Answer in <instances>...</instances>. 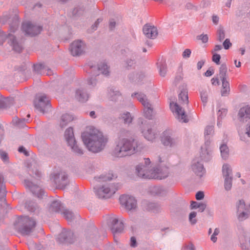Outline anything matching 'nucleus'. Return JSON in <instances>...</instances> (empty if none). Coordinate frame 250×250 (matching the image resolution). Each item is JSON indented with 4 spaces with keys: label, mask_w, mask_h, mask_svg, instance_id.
Returning <instances> with one entry per match:
<instances>
[{
    "label": "nucleus",
    "mask_w": 250,
    "mask_h": 250,
    "mask_svg": "<svg viewBox=\"0 0 250 250\" xmlns=\"http://www.w3.org/2000/svg\"><path fill=\"white\" fill-rule=\"evenodd\" d=\"M63 214L64 217L69 221L72 220L73 217V214L72 212L68 210H64L63 211Z\"/></svg>",
    "instance_id": "nucleus-33"
},
{
    "label": "nucleus",
    "mask_w": 250,
    "mask_h": 250,
    "mask_svg": "<svg viewBox=\"0 0 250 250\" xmlns=\"http://www.w3.org/2000/svg\"><path fill=\"white\" fill-rule=\"evenodd\" d=\"M191 50L189 49H186L183 52L182 56L184 58H188L190 57L191 54Z\"/></svg>",
    "instance_id": "nucleus-41"
},
{
    "label": "nucleus",
    "mask_w": 250,
    "mask_h": 250,
    "mask_svg": "<svg viewBox=\"0 0 250 250\" xmlns=\"http://www.w3.org/2000/svg\"><path fill=\"white\" fill-rule=\"evenodd\" d=\"M112 223L114 226L116 224H118L121 227V228L123 227L122 223L121 222H119L118 220L116 218H113L112 220Z\"/></svg>",
    "instance_id": "nucleus-49"
},
{
    "label": "nucleus",
    "mask_w": 250,
    "mask_h": 250,
    "mask_svg": "<svg viewBox=\"0 0 250 250\" xmlns=\"http://www.w3.org/2000/svg\"><path fill=\"white\" fill-rule=\"evenodd\" d=\"M142 133L144 137L148 141H152L156 137V133L152 131V128L148 126H146Z\"/></svg>",
    "instance_id": "nucleus-17"
},
{
    "label": "nucleus",
    "mask_w": 250,
    "mask_h": 250,
    "mask_svg": "<svg viewBox=\"0 0 250 250\" xmlns=\"http://www.w3.org/2000/svg\"><path fill=\"white\" fill-rule=\"evenodd\" d=\"M0 158L4 161L6 162L8 161V157L7 153L5 152L0 151Z\"/></svg>",
    "instance_id": "nucleus-43"
},
{
    "label": "nucleus",
    "mask_w": 250,
    "mask_h": 250,
    "mask_svg": "<svg viewBox=\"0 0 250 250\" xmlns=\"http://www.w3.org/2000/svg\"><path fill=\"white\" fill-rule=\"evenodd\" d=\"M197 39L202 41L203 43H206L208 42V37L207 34H201L197 37Z\"/></svg>",
    "instance_id": "nucleus-38"
},
{
    "label": "nucleus",
    "mask_w": 250,
    "mask_h": 250,
    "mask_svg": "<svg viewBox=\"0 0 250 250\" xmlns=\"http://www.w3.org/2000/svg\"><path fill=\"white\" fill-rule=\"evenodd\" d=\"M213 72L212 71L208 69L205 72V76L207 77H209L211 76L213 74Z\"/></svg>",
    "instance_id": "nucleus-59"
},
{
    "label": "nucleus",
    "mask_w": 250,
    "mask_h": 250,
    "mask_svg": "<svg viewBox=\"0 0 250 250\" xmlns=\"http://www.w3.org/2000/svg\"><path fill=\"white\" fill-rule=\"evenodd\" d=\"M95 112L94 111H91L90 112V116L92 118H95Z\"/></svg>",
    "instance_id": "nucleus-64"
},
{
    "label": "nucleus",
    "mask_w": 250,
    "mask_h": 250,
    "mask_svg": "<svg viewBox=\"0 0 250 250\" xmlns=\"http://www.w3.org/2000/svg\"><path fill=\"white\" fill-rule=\"evenodd\" d=\"M198 205H199V204H198L197 202H196L195 201H192L191 203V205H190L191 208H197Z\"/></svg>",
    "instance_id": "nucleus-57"
},
{
    "label": "nucleus",
    "mask_w": 250,
    "mask_h": 250,
    "mask_svg": "<svg viewBox=\"0 0 250 250\" xmlns=\"http://www.w3.org/2000/svg\"><path fill=\"white\" fill-rule=\"evenodd\" d=\"M35 106L40 112L44 113L50 108L49 100L45 94L39 95L35 101Z\"/></svg>",
    "instance_id": "nucleus-6"
},
{
    "label": "nucleus",
    "mask_w": 250,
    "mask_h": 250,
    "mask_svg": "<svg viewBox=\"0 0 250 250\" xmlns=\"http://www.w3.org/2000/svg\"><path fill=\"white\" fill-rule=\"evenodd\" d=\"M151 161L149 158H144V163L138 165L136 167V172L138 176L145 179H162L167 177V168L151 169Z\"/></svg>",
    "instance_id": "nucleus-4"
},
{
    "label": "nucleus",
    "mask_w": 250,
    "mask_h": 250,
    "mask_svg": "<svg viewBox=\"0 0 250 250\" xmlns=\"http://www.w3.org/2000/svg\"><path fill=\"white\" fill-rule=\"evenodd\" d=\"M59 175H61L62 179L63 181H65L67 178V175L63 173H62Z\"/></svg>",
    "instance_id": "nucleus-60"
},
{
    "label": "nucleus",
    "mask_w": 250,
    "mask_h": 250,
    "mask_svg": "<svg viewBox=\"0 0 250 250\" xmlns=\"http://www.w3.org/2000/svg\"><path fill=\"white\" fill-rule=\"evenodd\" d=\"M231 45V43H230L229 39H226L225 41L223 42V46L225 49H228L229 47Z\"/></svg>",
    "instance_id": "nucleus-44"
},
{
    "label": "nucleus",
    "mask_w": 250,
    "mask_h": 250,
    "mask_svg": "<svg viewBox=\"0 0 250 250\" xmlns=\"http://www.w3.org/2000/svg\"><path fill=\"white\" fill-rule=\"evenodd\" d=\"M120 201L121 204L128 210H131L136 208L137 202L133 197L123 195L120 196Z\"/></svg>",
    "instance_id": "nucleus-12"
},
{
    "label": "nucleus",
    "mask_w": 250,
    "mask_h": 250,
    "mask_svg": "<svg viewBox=\"0 0 250 250\" xmlns=\"http://www.w3.org/2000/svg\"><path fill=\"white\" fill-rule=\"evenodd\" d=\"M116 22L114 20H111L109 22V28L110 29H112L115 26Z\"/></svg>",
    "instance_id": "nucleus-54"
},
{
    "label": "nucleus",
    "mask_w": 250,
    "mask_h": 250,
    "mask_svg": "<svg viewBox=\"0 0 250 250\" xmlns=\"http://www.w3.org/2000/svg\"><path fill=\"white\" fill-rule=\"evenodd\" d=\"M238 117L241 121H247L250 119V106L246 105L241 107L238 113Z\"/></svg>",
    "instance_id": "nucleus-16"
},
{
    "label": "nucleus",
    "mask_w": 250,
    "mask_h": 250,
    "mask_svg": "<svg viewBox=\"0 0 250 250\" xmlns=\"http://www.w3.org/2000/svg\"><path fill=\"white\" fill-rule=\"evenodd\" d=\"M64 137L68 144L71 146L74 152L78 154H83L82 150L76 145L73 128L70 127L67 128L65 132Z\"/></svg>",
    "instance_id": "nucleus-7"
},
{
    "label": "nucleus",
    "mask_w": 250,
    "mask_h": 250,
    "mask_svg": "<svg viewBox=\"0 0 250 250\" xmlns=\"http://www.w3.org/2000/svg\"><path fill=\"white\" fill-rule=\"evenodd\" d=\"M8 38L11 41V44L13 46V49L16 52H20L22 50V47L15 41L14 37L9 34Z\"/></svg>",
    "instance_id": "nucleus-25"
},
{
    "label": "nucleus",
    "mask_w": 250,
    "mask_h": 250,
    "mask_svg": "<svg viewBox=\"0 0 250 250\" xmlns=\"http://www.w3.org/2000/svg\"><path fill=\"white\" fill-rule=\"evenodd\" d=\"M250 137V123L248 125L246 128V132L245 133H241L240 134V138L242 140L246 141L245 136Z\"/></svg>",
    "instance_id": "nucleus-32"
},
{
    "label": "nucleus",
    "mask_w": 250,
    "mask_h": 250,
    "mask_svg": "<svg viewBox=\"0 0 250 250\" xmlns=\"http://www.w3.org/2000/svg\"><path fill=\"white\" fill-rule=\"evenodd\" d=\"M83 141L89 151L98 152L103 149L107 142L102 133L93 127H90L82 135Z\"/></svg>",
    "instance_id": "nucleus-2"
},
{
    "label": "nucleus",
    "mask_w": 250,
    "mask_h": 250,
    "mask_svg": "<svg viewBox=\"0 0 250 250\" xmlns=\"http://www.w3.org/2000/svg\"><path fill=\"white\" fill-rule=\"evenodd\" d=\"M117 178V175L112 171L105 172L99 176L95 177L98 182L102 183V186L95 188V192L100 198H109L113 195L118 189L117 186L111 183Z\"/></svg>",
    "instance_id": "nucleus-1"
},
{
    "label": "nucleus",
    "mask_w": 250,
    "mask_h": 250,
    "mask_svg": "<svg viewBox=\"0 0 250 250\" xmlns=\"http://www.w3.org/2000/svg\"><path fill=\"white\" fill-rule=\"evenodd\" d=\"M154 160L156 163L161 164L167 162V157L166 153H161L156 154L154 157Z\"/></svg>",
    "instance_id": "nucleus-24"
},
{
    "label": "nucleus",
    "mask_w": 250,
    "mask_h": 250,
    "mask_svg": "<svg viewBox=\"0 0 250 250\" xmlns=\"http://www.w3.org/2000/svg\"><path fill=\"white\" fill-rule=\"evenodd\" d=\"M231 0H228V1L226 3V6L228 7H230L231 5Z\"/></svg>",
    "instance_id": "nucleus-63"
},
{
    "label": "nucleus",
    "mask_w": 250,
    "mask_h": 250,
    "mask_svg": "<svg viewBox=\"0 0 250 250\" xmlns=\"http://www.w3.org/2000/svg\"><path fill=\"white\" fill-rule=\"evenodd\" d=\"M222 47L221 45H216L214 49L211 51V53H216V52L221 50Z\"/></svg>",
    "instance_id": "nucleus-48"
},
{
    "label": "nucleus",
    "mask_w": 250,
    "mask_h": 250,
    "mask_svg": "<svg viewBox=\"0 0 250 250\" xmlns=\"http://www.w3.org/2000/svg\"><path fill=\"white\" fill-rule=\"evenodd\" d=\"M192 168L197 175L201 177L204 174V169L202 164L197 162V165L194 163L192 166Z\"/></svg>",
    "instance_id": "nucleus-21"
},
{
    "label": "nucleus",
    "mask_w": 250,
    "mask_h": 250,
    "mask_svg": "<svg viewBox=\"0 0 250 250\" xmlns=\"http://www.w3.org/2000/svg\"><path fill=\"white\" fill-rule=\"evenodd\" d=\"M75 98L79 102H85L88 100V96L83 90L78 89L76 91Z\"/></svg>",
    "instance_id": "nucleus-19"
},
{
    "label": "nucleus",
    "mask_w": 250,
    "mask_h": 250,
    "mask_svg": "<svg viewBox=\"0 0 250 250\" xmlns=\"http://www.w3.org/2000/svg\"><path fill=\"white\" fill-rule=\"evenodd\" d=\"M196 213L194 211H192L189 214V220L192 224H195L196 223Z\"/></svg>",
    "instance_id": "nucleus-37"
},
{
    "label": "nucleus",
    "mask_w": 250,
    "mask_h": 250,
    "mask_svg": "<svg viewBox=\"0 0 250 250\" xmlns=\"http://www.w3.org/2000/svg\"><path fill=\"white\" fill-rule=\"evenodd\" d=\"M234 64L235 66L237 67H240L241 66V63L240 62H237V60L234 61Z\"/></svg>",
    "instance_id": "nucleus-61"
},
{
    "label": "nucleus",
    "mask_w": 250,
    "mask_h": 250,
    "mask_svg": "<svg viewBox=\"0 0 250 250\" xmlns=\"http://www.w3.org/2000/svg\"><path fill=\"white\" fill-rule=\"evenodd\" d=\"M73 119V118L70 115L66 113L63 114L62 115L60 121L61 126L62 127L65 126L68 123L72 121Z\"/></svg>",
    "instance_id": "nucleus-22"
},
{
    "label": "nucleus",
    "mask_w": 250,
    "mask_h": 250,
    "mask_svg": "<svg viewBox=\"0 0 250 250\" xmlns=\"http://www.w3.org/2000/svg\"><path fill=\"white\" fill-rule=\"evenodd\" d=\"M143 30L144 35L148 38H155L158 35L157 29L154 26L146 24L144 26Z\"/></svg>",
    "instance_id": "nucleus-15"
},
{
    "label": "nucleus",
    "mask_w": 250,
    "mask_h": 250,
    "mask_svg": "<svg viewBox=\"0 0 250 250\" xmlns=\"http://www.w3.org/2000/svg\"><path fill=\"white\" fill-rule=\"evenodd\" d=\"M227 70V68L226 66L223 64L221 65L219 70V75L220 76V78H221V80L222 79L226 80V76Z\"/></svg>",
    "instance_id": "nucleus-30"
},
{
    "label": "nucleus",
    "mask_w": 250,
    "mask_h": 250,
    "mask_svg": "<svg viewBox=\"0 0 250 250\" xmlns=\"http://www.w3.org/2000/svg\"><path fill=\"white\" fill-rule=\"evenodd\" d=\"M219 229H215V230H214V231L213 233V234L211 235V240L213 242H216V241H217V237H216V236H217L219 233Z\"/></svg>",
    "instance_id": "nucleus-39"
},
{
    "label": "nucleus",
    "mask_w": 250,
    "mask_h": 250,
    "mask_svg": "<svg viewBox=\"0 0 250 250\" xmlns=\"http://www.w3.org/2000/svg\"><path fill=\"white\" fill-rule=\"evenodd\" d=\"M218 40L222 42L225 38V33L222 29L220 28L217 31Z\"/></svg>",
    "instance_id": "nucleus-36"
},
{
    "label": "nucleus",
    "mask_w": 250,
    "mask_h": 250,
    "mask_svg": "<svg viewBox=\"0 0 250 250\" xmlns=\"http://www.w3.org/2000/svg\"><path fill=\"white\" fill-rule=\"evenodd\" d=\"M6 196L5 187L3 183H0V206L5 203Z\"/></svg>",
    "instance_id": "nucleus-26"
},
{
    "label": "nucleus",
    "mask_w": 250,
    "mask_h": 250,
    "mask_svg": "<svg viewBox=\"0 0 250 250\" xmlns=\"http://www.w3.org/2000/svg\"><path fill=\"white\" fill-rule=\"evenodd\" d=\"M50 209L52 211L59 212L61 209V204L59 201H53L50 208Z\"/></svg>",
    "instance_id": "nucleus-27"
},
{
    "label": "nucleus",
    "mask_w": 250,
    "mask_h": 250,
    "mask_svg": "<svg viewBox=\"0 0 250 250\" xmlns=\"http://www.w3.org/2000/svg\"><path fill=\"white\" fill-rule=\"evenodd\" d=\"M212 61L215 63H216L217 64H220V60L221 59L220 55L217 53H212Z\"/></svg>",
    "instance_id": "nucleus-35"
},
{
    "label": "nucleus",
    "mask_w": 250,
    "mask_h": 250,
    "mask_svg": "<svg viewBox=\"0 0 250 250\" xmlns=\"http://www.w3.org/2000/svg\"><path fill=\"white\" fill-rule=\"evenodd\" d=\"M119 93L117 91L116 92H114V91H111L110 92V95L111 96V97H113L114 95H118Z\"/></svg>",
    "instance_id": "nucleus-62"
},
{
    "label": "nucleus",
    "mask_w": 250,
    "mask_h": 250,
    "mask_svg": "<svg viewBox=\"0 0 250 250\" xmlns=\"http://www.w3.org/2000/svg\"><path fill=\"white\" fill-rule=\"evenodd\" d=\"M167 72V66L165 64L161 65L159 69V73L161 77H164L166 75Z\"/></svg>",
    "instance_id": "nucleus-31"
},
{
    "label": "nucleus",
    "mask_w": 250,
    "mask_h": 250,
    "mask_svg": "<svg viewBox=\"0 0 250 250\" xmlns=\"http://www.w3.org/2000/svg\"><path fill=\"white\" fill-rule=\"evenodd\" d=\"M85 44L80 40L74 41L71 44L70 50L71 54L74 56L81 55L86 51Z\"/></svg>",
    "instance_id": "nucleus-10"
},
{
    "label": "nucleus",
    "mask_w": 250,
    "mask_h": 250,
    "mask_svg": "<svg viewBox=\"0 0 250 250\" xmlns=\"http://www.w3.org/2000/svg\"><path fill=\"white\" fill-rule=\"evenodd\" d=\"M99 69L101 70L102 73L106 75L108 73V67L106 64L103 63L99 66Z\"/></svg>",
    "instance_id": "nucleus-34"
},
{
    "label": "nucleus",
    "mask_w": 250,
    "mask_h": 250,
    "mask_svg": "<svg viewBox=\"0 0 250 250\" xmlns=\"http://www.w3.org/2000/svg\"><path fill=\"white\" fill-rule=\"evenodd\" d=\"M211 82L212 84L213 85H218L219 84V80L217 78H213L211 80Z\"/></svg>",
    "instance_id": "nucleus-55"
},
{
    "label": "nucleus",
    "mask_w": 250,
    "mask_h": 250,
    "mask_svg": "<svg viewBox=\"0 0 250 250\" xmlns=\"http://www.w3.org/2000/svg\"><path fill=\"white\" fill-rule=\"evenodd\" d=\"M179 102L181 104H187L188 103V91L186 88H183L178 96Z\"/></svg>",
    "instance_id": "nucleus-20"
},
{
    "label": "nucleus",
    "mask_w": 250,
    "mask_h": 250,
    "mask_svg": "<svg viewBox=\"0 0 250 250\" xmlns=\"http://www.w3.org/2000/svg\"><path fill=\"white\" fill-rule=\"evenodd\" d=\"M201 100L204 104L207 102L208 100V94L206 92H203L201 93Z\"/></svg>",
    "instance_id": "nucleus-40"
},
{
    "label": "nucleus",
    "mask_w": 250,
    "mask_h": 250,
    "mask_svg": "<svg viewBox=\"0 0 250 250\" xmlns=\"http://www.w3.org/2000/svg\"><path fill=\"white\" fill-rule=\"evenodd\" d=\"M219 21V18L217 16H212V21L215 24H217Z\"/></svg>",
    "instance_id": "nucleus-58"
},
{
    "label": "nucleus",
    "mask_w": 250,
    "mask_h": 250,
    "mask_svg": "<svg viewBox=\"0 0 250 250\" xmlns=\"http://www.w3.org/2000/svg\"><path fill=\"white\" fill-rule=\"evenodd\" d=\"M183 250H194V248L192 244H190L185 247Z\"/></svg>",
    "instance_id": "nucleus-53"
},
{
    "label": "nucleus",
    "mask_w": 250,
    "mask_h": 250,
    "mask_svg": "<svg viewBox=\"0 0 250 250\" xmlns=\"http://www.w3.org/2000/svg\"><path fill=\"white\" fill-rule=\"evenodd\" d=\"M120 118L124 121L125 124H129L132 120V118L129 112L122 114Z\"/></svg>",
    "instance_id": "nucleus-29"
},
{
    "label": "nucleus",
    "mask_w": 250,
    "mask_h": 250,
    "mask_svg": "<svg viewBox=\"0 0 250 250\" xmlns=\"http://www.w3.org/2000/svg\"><path fill=\"white\" fill-rule=\"evenodd\" d=\"M227 112V110L225 108H222L220 109L218 112V116L219 117L222 118L223 116H226Z\"/></svg>",
    "instance_id": "nucleus-42"
},
{
    "label": "nucleus",
    "mask_w": 250,
    "mask_h": 250,
    "mask_svg": "<svg viewBox=\"0 0 250 250\" xmlns=\"http://www.w3.org/2000/svg\"><path fill=\"white\" fill-rule=\"evenodd\" d=\"M204 63H205V61L203 60L198 62L197 63V67L198 69L199 70V69H201V68L202 67V66L204 64Z\"/></svg>",
    "instance_id": "nucleus-51"
},
{
    "label": "nucleus",
    "mask_w": 250,
    "mask_h": 250,
    "mask_svg": "<svg viewBox=\"0 0 250 250\" xmlns=\"http://www.w3.org/2000/svg\"><path fill=\"white\" fill-rule=\"evenodd\" d=\"M204 197V194L202 191H198L196 194V199L198 200L203 199Z\"/></svg>",
    "instance_id": "nucleus-45"
},
{
    "label": "nucleus",
    "mask_w": 250,
    "mask_h": 250,
    "mask_svg": "<svg viewBox=\"0 0 250 250\" xmlns=\"http://www.w3.org/2000/svg\"><path fill=\"white\" fill-rule=\"evenodd\" d=\"M222 88L221 89V95L223 96H226L229 94V84L226 80H222Z\"/></svg>",
    "instance_id": "nucleus-23"
},
{
    "label": "nucleus",
    "mask_w": 250,
    "mask_h": 250,
    "mask_svg": "<svg viewBox=\"0 0 250 250\" xmlns=\"http://www.w3.org/2000/svg\"><path fill=\"white\" fill-rule=\"evenodd\" d=\"M23 221L25 224V226L21 229L20 231L23 235H28L35 227L36 223L34 220L27 217L24 218Z\"/></svg>",
    "instance_id": "nucleus-14"
},
{
    "label": "nucleus",
    "mask_w": 250,
    "mask_h": 250,
    "mask_svg": "<svg viewBox=\"0 0 250 250\" xmlns=\"http://www.w3.org/2000/svg\"><path fill=\"white\" fill-rule=\"evenodd\" d=\"M238 218L242 221L248 217L250 211V205L246 206L243 200H239L236 204Z\"/></svg>",
    "instance_id": "nucleus-8"
},
{
    "label": "nucleus",
    "mask_w": 250,
    "mask_h": 250,
    "mask_svg": "<svg viewBox=\"0 0 250 250\" xmlns=\"http://www.w3.org/2000/svg\"><path fill=\"white\" fill-rule=\"evenodd\" d=\"M220 149L222 158L226 159L229 155V148L228 146L226 145H222L221 146Z\"/></svg>",
    "instance_id": "nucleus-28"
},
{
    "label": "nucleus",
    "mask_w": 250,
    "mask_h": 250,
    "mask_svg": "<svg viewBox=\"0 0 250 250\" xmlns=\"http://www.w3.org/2000/svg\"><path fill=\"white\" fill-rule=\"evenodd\" d=\"M213 130V127L211 126H208L205 132V135H209Z\"/></svg>",
    "instance_id": "nucleus-50"
},
{
    "label": "nucleus",
    "mask_w": 250,
    "mask_h": 250,
    "mask_svg": "<svg viewBox=\"0 0 250 250\" xmlns=\"http://www.w3.org/2000/svg\"><path fill=\"white\" fill-rule=\"evenodd\" d=\"M222 172L225 178V188L227 190H229L232 185L231 169L230 167L227 164L224 165Z\"/></svg>",
    "instance_id": "nucleus-13"
},
{
    "label": "nucleus",
    "mask_w": 250,
    "mask_h": 250,
    "mask_svg": "<svg viewBox=\"0 0 250 250\" xmlns=\"http://www.w3.org/2000/svg\"><path fill=\"white\" fill-rule=\"evenodd\" d=\"M13 121L16 123L17 125H20V124H22L25 123V119H15Z\"/></svg>",
    "instance_id": "nucleus-46"
},
{
    "label": "nucleus",
    "mask_w": 250,
    "mask_h": 250,
    "mask_svg": "<svg viewBox=\"0 0 250 250\" xmlns=\"http://www.w3.org/2000/svg\"><path fill=\"white\" fill-rule=\"evenodd\" d=\"M130 245L132 247H135L136 246V239L134 237H132L130 239Z\"/></svg>",
    "instance_id": "nucleus-56"
},
{
    "label": "nucleus",
    "mask_w": 250,
    "mask_h": 250,
    "mask_svg": "<svg viewBox=\"0 0 250 250\" xmlns=\"http://www.w3.org/2000/svg\"><path fill=\"white\" fill-rule=\"evenodd\" d=\"M142 148L141 144L134 139H119L116 141L111 153L114 157H123L140 151Z\"/></svg>",
    "instance_id": "nucleus-3"
},
{
    "label": "nucleus",
    "mask_w": 250,
    "mask_h": 250,
    "mask_svg": "<svg viewBox=\"0 0 250 250\" xmlns=\"http://www.w3.org/2000/svg\"><path fill=\"white\" fill-rule=\"evenodd\" d=\"M206 208V205L205 203H200L198 205L197 208H199V211L200 212H203Z\"/></svg>",
    "instance_id": "nucleus-47"
},
{
    "label": "nucleus",
    "mask_w": 250,
    "mask_h": 250,
    "mask_svg": "<svg viewBox=\"0 0 250 250\" xmlns=\"http://www.w3.org/2000/svg\"><path fill=\"white\" fill-rule=\"evenodd\" d=\"M170 107L180 121L185 123L188 122V120L185 111L176 103H170Z\"/></svg>",
    "instance_id": "nucleus-11"
},
{
    "label": "nucleus",
    "mask_w": 250,
    "mask_h": 250,
    "mask_svg": "<svg viewBox=\"0 0 250 250\" xmlns=\"http://www.w3.org/2000/svg\"><path fill=\"white\" fill-rule=\"evenodd\" d=\"M19 151L20 152L23 153L25 155H28V152L25 150V148L23 146H21L19 148Z\"/></svg>",
    "instance_id": "nucleus-52"
},
{
    "label": "nucleus",
    "mask_w": 250,
    "mask_h": 250,
    "mask_svg": "<svg viewBox=\"0 0 250 250\" xmlns=\"http://www.w3.org/2000/svg\"><path fill=\"white\" fill-rule=\"evenodd\" d=\"M42 27L32 24L30 21H25L22 23V30L25 35L34 36L40 33Z\"/></svg>",
    "instance_id": "nucleus-9"
},
{
    "label": "nucleus",
    "mask_w": 250,
    "mask_h": 250,
    "mask_svg": "<svg viewBox=\"0 0 250 250\" xmlns=\"http://www.w3.org/2000/svg\"><path fill=\"white\" fill-rule=\"evenodd\" d=\"M134 95L137 96L138 100L144 106L145 116L147 118H151L152 116L153 108H152L151 104L149 102L146 96L142 93H135Z\"/></svg>",
    "instance_id": "nucleus-5"
},
{
    "label": "nucleus",
    "mask_w": 250,
    "mask_h": 250,
    "mask_svg": "<svg viewBox=\"0 0 250 250\" xmlns=\"http://www.w3.org/2000/svg\"><path fill=\"white\" fill-rule=\"evenodd\" d=\"M161 141L163 144L166 146H172L175 144V141L171 138L169 133L166 131L164 132L161 137Z\"/></svg>",
    "instance_id": "nucleus-18"
}]
</instances>
